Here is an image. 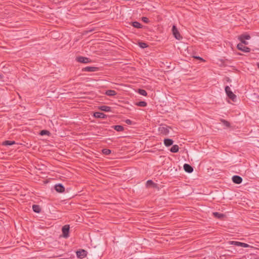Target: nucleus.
<instances>
[{
	"mask_svg": "<svg viewBox=\"0 0 259 259\" xmlns=\"http://www.w3.org/2000/svg\"><path fill=\"white\" fill-rule=\"evenodd\" d=\"M225 92L227 96L231 99L233 101H235L236 99V96L231 91L230 88L229 86L225 87Z\"/></svg>",
	"mask_w": 259,
	"mask_h": 259,
	"instance_id": "obj_1",
	"label": "nucleus"
},
{
	"mask_svg": "<svg viewBox=\"0 0 259 259\" xmlns=\"http://www.w3.org/2000/svg\"><path fill=\"white\" fill-rule=\"evenodd\" d=\"M172 32L174 37L178 40H180L182 38V36L179 33L178 29L175 25H173L172 28Z\"/></svg>",
	"mask_w": 259,
	"mask_h": 259,
	"instance_id": "obj_2",
	"label": "nucleus"
},
{
	"mask_svg": "<svg viewBox=\"0 0 259 259\" xmlns=\"http://www.w3.org/2000/svg\"><path fill=\"white\" fill-rule=\"evenodd\" d=\"M69 225H66L64 226L62 228V235L64 238H68L69 234Z\"/></svg>",
	"mask_w": 259,
	"mask_h": 259,
	"instance_id": "obj_3",
	"label": "nucleus"
},
{
	"mask_svg": "<svg viewBox=\"0 0 259 259\" xmlns=\"http://www.w3.org/2000/svg\"><path fill=\"white\" fill-rule=\"evenodd\" d=\"M99 70V68L97 67L88 66L82 68V71L85 72H96Z\"/></svg>",
	"mask_w": 259,
	"mask_h": 259,
	"instance_id": "obj_4",
	"label": "nucleus"
},
{
	"mask_svg": "<svg viewBox=\"0 0 259 259\" xmlns=\"http://www.w3.org/2000/svg\"><path fill=\"white\" fill-rule=\"evenodd\" d=\"M237 48L238 50L246 53L249 52L250 51V48L245 47L242 44H238L237 45Z\"/></svg>",
	"mask_w": 259,
	"mask_h": 259,
	"instance_id": "obj_5",
	"label": "nucleus"
},
{
	"mask_svg": "<svg viewBox=\"0 0 259 259\" xmlns=\"http://www.w3.org/2000/svg\"><path fill=\"white\" fill-rule=\"evenodd\" d=\"M169 128L168 126H160L159 127V132L164 135H167L169 133Z\"/></svg>",
	"mask_w": 259,
	"mask_h": 259,
	"instance_id": "obj_6",
	"label": "nucleus"
},
{
	"mask_svg": "<svg viewBox=\"0 0 259 259\" xmlns=\"http://www.w3.org/2000/svg\"><path fill=\"white\" fill-rule=\"evenodd\" d=\"M55 189L57 192L60 193L63 192L65 191V188L61 184L56 185L55 186Z\"/></svg>",
	"mask_w": 259,
	"mask_h": 259,
	"instance_id": "obj_7",
	"label": "nucleus"
},
{
	"mask_svg": "<svg viewBox=\"0 0 259 259\" xmlns=\"http://www.w3.org/2000/svg\"><path fill=\"white\" fill-rule=\"evenodd\" d=\"M232 181L235 184H240L242 182V179L239 176H234L232 177Z\"/></svg>",
	"mask_w": 259,
	"mask_h": 259,
	"instance_id": "obj_8",
	"label": "nucleus"
},
{
	"mask_svg": "<svg viewBox=\"0 0 259 259\" xmlns=\"http://www.w3.org/2000/svg\"><path fill=\"white\" fill-rule=\"evenodd\" d=\"M94 116L98 118H105L107 115L102 112H96L94 113Z\"/></svg>",
	"mask_w": 259,
	"mask_h": 259,
	"instance_id": "obj_9",
	"label": "nucleus"
},
{
	"mask_svg": "<svg viewBox=\"0 0 259 259\" xmlns=\"http://www.w3.org/2000/svg\"><path fill=\"white\" fill-rule=\"evenodd\" d=\"M183 167L185 171L188 173H191L193 171V168L189 164H184Z\"/></svg>",
	"mask_w": 259,
	"mask_h": 259,
	"instance_id": "obj_10",
	"label": "nucleus"
},
{
	"mask_svg": "<svg viewBox=\"0 0 259 259\" xmlns=\"http://www.w3.org/2000/svg\"><path fill=\"white\" fill-rule=\"evenodd\" d=\"M99 109L101 111H105V112H110L111 111V108L109 106L103 105L99 107Z\"/></svg>",
	"mask_w": 259,
	"mask_h": 259,
	"instance_id": "obj_11",
	"label": "nucleus"
},
{
	"mask_svg": "<svg viewBox=\"0 0 259 259\" xmlns=\"http://www.w3.org/2000/svg\"><path fill=\"white\" fill-rule=\"evenodd\" d=\"M174 141L170 139H165L164 140V144L165 146L169 147L172 145Z\"/></svg>",
	"mask_w": 259,
	"mask_h": 259,
	"instance_id": "obj_12",
	"label": "nucleus"
},
{
	"mask_svg": "<svg viewBox=\"0 0 259 259\" xmlns=\"http://www.w3.org/2000/svg\"><path fill=\"white\" fill-rule=\"evenodd\" d=\"M105 94L108 96H114L117 94L114 90H108L106 91Z\"/></svg>",
	"mask_w": 259,
	"mask_h": 259,
	"instance_id": "obj_13",
	"label": "nucleus"
},
{
	"mask_svg": "<svg viewBox=\"0 0 259 259\" xmlns=\"http://www.w3.org/2000/svg\"><path fill=\"white\" fill-rule=\"evenodd\" d=\"M33 210L36 213H39L41 211V208L38 205L34 204L32 205Z\"/></svg>",
	"mask_w": 259,
	"mask_h": 259,
	"instance_id": "obj_14",
	"label": "nucleus"
},
{
	"mask_svg": "<svg viewBox=\"0 0 259 259\" xmlns=\"http://www.w3.org/2000/svg\"><path fill=\"white\" fill-rule=\"evenodd\" d=\"M112 127L117 132H121L124 130V127L120 125H113Z\"/></svg>",
	"mask_w": 259,
	"mask_h": 259,
	"instance_id": "obj_15",
	"label": "nucleus"
},
{
	"mask_svg": "<svg viewBox=\"0 0 259 259\" xmlns=\"http://www.w3.org/2000/svg\"><path fill=\"white\" fill-rule=\"evenodd\" d=\"M179 147L177 145H173L170 149V151L172 153H176L179 151Z\"/></svg>",
	"mask_w": 259,
	"mask_h": 259,
	"instance_id": "obj_16",
	"label": "nucleus"
},
{
	"mask_svg": "<svg viewBox=\"0 0 259 259\" xmlns=\"http://www.w3.org/2000/svg\"><path fill=\"white\" fill-rule=\"evenodd\" d=\"M15 144V141H5L3 142V145L5 146H11Z\"/></svg>",
	"mask_w": 259,
	"mask_h": 259,
	"instance_id": "obj_17",
	"label": "nucleus"
},
{
	"mask_svg": "<svg viewBox=\"0 0 259 259\" xmlns=\"http://www.w3.org/2000/svg\"><path fill=\"white\" fill-rule=\"evenodd\" d=\"M132 25H133V26H134V27L137 28H142V26L141 24L137 21L133 22Z\"/></svg>",
	"mask_w": 259,
	"mask_h": 259,
	"instance_id": "obj_18",
	"label": "nucleus"
},
{
	"mask_svg": "<svg viewBox=\"0 0 259 259\" xmlns=\"http://www.w3.org/2000/svg\"><path fill=\"white\" fill-rule=\"evenodd\" d=\"M136 105L140 107H146L147 105L145 101H140L136 103Z\"/></svg>",
	"mask_w": 259,
	"mask_h": 259,
	"instance_id": "obj_19",
	"label": "nucleus"
},
{
	"mask_svg": "<svg viewBox=\"0 0 259 259\" xmlns=\"http://www.w3.org/2000/svg\"><path fill=\"white\" fill-rule=\"evenodd\" d=\"M213 215L217 218L221 219L224 217V215L218 212H213Z\"/></svg>",
	"mask_w": 259,
	"mask_h": 259,
	"instance_id": "obj_20",
	"label": "nucleus"
},
{
	"mask_svg": "<svg viewBox=\"0 0 259 259\" xmlns=\"http://www.w3.org/2000/svg\"><path fill=\"white\" fill-rule=\"evenodd\" d=\"M221 121L223 123V124L226 126V127H230V123H229V122H228V121L225 120V119H221Z\"/></svg>",
	"mask_w": 259,
	"mask_h": 259,
	"instance_id": "obj_21",
	"label": "nucleus"
},
{
	"mask_svg": "<svg viewBox=\"0 0 259 259\" xmlns=\"http://www.w3.org/2000/svg\"><path fill=\"white\" fill-rule=\"evenodd\" d=\"M230 244L234 245L237 246H241V242L235 241H232L230 242Z\"/></svg>",
	"mask_w": 259,
	"mask_h": 259,
	"instance_id": "obj_22",
	"label": "nucleus"
},
{
	"mask_svg": "<svg viewBox=\"0 0 259 259\" xmlns=\"http://www.w3.org/2000/svg\"><path fill=\"white\" fill-rule=\"evenodd\" d=\"M91 62V60L87 57H82V63H88Z\"/></svg>",
	"mask_w": 259,
	"mask_h": 259,
	"instance_id": "obj_23",
	"label": "nucleus"
},
{
	"mask_svg": "<svg viewBox=\"0 0 259 259\" xmlns=\"http://www.w3.org/2000/svg\"><path fill=\"white\" fill-rule=\"evenodd\" d=\"M138 93L140 95H141L142 96H146L147 95V92L145 90H143V89H139Z\"/></svg>",
	"mask_w": 259,
	"mask_h": 259,
	"instance_id": "obj_24",
	"label": "nucleus"
},
{
	"mask_svg": "<svg viewBox=\"0 0 259 259\" xmlns=\"http://www.w3.org/2000/svg\"><path fill=\"white\" fill-rule=\"evenodd\" d=\"M250 36L249 35H241L239 36V39H250Z\"/></svg>",
	"mask_w": 259,
	"mask_h": 259,
	"instance_id": "obj_25",
	"label": "nucleus"
},
{
	"mask_svg": "<svg viewBox=\"0 0 259 259\" xmlns=\"http://www.w3.org/2000/svg\"><path fill=\"white\" fill-rule=\"evenodd\" d=\"M138 45L140 48H143V49L146 48L148 47V45H147V44H146L145 42H139Z\"/></svg>",
	"mask_w": 259,
	"mask_h": 259,
	"instance_id": "obj_26",
	"label": "nucleus"
},
{
	"mask_svg": "<svg viewBox=\"0 0 259 259\" xmlns=\"http://www.w3.org/2000/svg\"><path fill=\"white\" fill-rule=\"evenodd\" d=\"M50 134V133L49 132V131H48L47 130H42L40 132V135L41 136L49 135Z\"/></svg>",
	"mask_w": 259,
	"mask_h": 259,
	"instance_id": "obj_27",
	"label": "nucleus"
},
{
	"mask_svg": "<svg viewBox=\"0 0 259 259\" xmlns=\"http://www.w3.org/2000/svg\"><path fill=\"white\" fill-rule=\"evenodd\" d=\"M102 152L105 155H109L111 153V151L108 149H103L102 150Z\"/></svg>",
	"mask_w": 259,
	"mask_h": 259,
	"instance_id": "obj_28",
	"label": "nucleus"
},
{
	"mask_svg": "<svg viewBox=\"0 0 259 259\" xmlns=\"http://www.w3.org/2000/svg\"><path fill=\"white\" fill-rule=\"evenodd\" d=\"M94 0H89V1H88L87 4H83L82 3V5H90V6H92V4L94 3Z\"/></svg>",
	"mask_w": 259,
	"mask_h": 259,
	"instance_id": "obj_29",
	"label": "nucleus"
},
{
	"mask_svg": "<svg viewBox=\"0 0 259 259\" xmlns=\"http://www.w3.org/2000/svg\"><path fill=\"white\" fill-rule=\"evenodd\" d=\"M88 252L86 250L82 249V258L85 257L87 256Z\"/></svg>",
	"mask_w": 259,
	"mask_h": 259,
	"instance_id": "obj_30",
	"label": "nucleus"
},
{
	"mask_svg": "<svg viewBox=\"0 0 259 259\" xmlns=\"http://www.w3.org/2000/svg\"><path fill=\"white\" fill-rule=\"evenodd\" d=\"M142 20L144 22L146 23H148L149 22V19L147 17H142Z\"/></svg>",
	"mask_w": 259,
	"mask_h": 259,
	"instance_id": "obj_31",
	"label": "nucleus"
},
{
	"mask_svg": "<svg viewBox=\"0 0 259 259\" xmlns=\"http://www.w3.org/2000/svg\"><path fill=\"white\" fill-rule=\"evenodd\" d=\"M250 246L247 243L241 242V247L246 248Z\"/></svg>",
	"mask_w": 259,
	"mask_h": 259,
	"instance_id": "obj_32",
	"label": "nucleus"
},
{
	"mask_svg": "<svg viewBox=\"0 0 259 259\" xmlns=\"http://www.w3.org/2000/svg\"><path fill=\"white\" fill-rule=\"evenodd\" d=\"M76 255L78 258H81V250H78L76 252Z\"/></svg>",
	"mask_w": 259,
	"mask_h": 259,
	"instance_id": "obj_33",
	"label": "nucleus"
},
{
	"mask_svg": "<svg viewBox=\"0 0 259 259\" xmlns=\"http://www.w3.org/2000/svg\"><path fill=\"white\" fill-rule=\"evenodd\" d=\"M146 184L147 186H150L154 185V184L152 180H148L147 181Z\"/></svg>",
	"mask_w": 259,
	"mask_h": 259,
	"instance_id": "obj_34",
	"label": "nucleus"
},
{
	"mask_svg": "<svg viewBox=\"0 0 259 259\" xmlns=\"http://www.w3.org/2000/svg\"><path fill=\"white\" fill-rule=\"evenodd\" d=\"M92 31V29H90V30H83V31H82V33H81V34L82 35H84V34H87L89 32H91Z\"/></svg>",
	"mask_w": 259,
	"mask_h": 259,
	"instance_id": "obj_35",
	"label": "nucleus"
},
{
	"mask_svg": "<svg viewBox=\"0 0 259 259\" xmlns=\"http://www.w3.org/2000/svg\"><path fill=\"white\" fill-rule=\"evenodd\" d=\"M194 58H196V59L199 60L202 62L205 61V60L202 58L199 57V56H194Z\"/></svg>",
	"mask_w": 259,
	"mask_h": 259,
	"instance_id": "obj_36",
	"label": "nucleus"
},
{
	"mask_svg": "<svg viewBox=\"0 0 259 259\" xmlns=\"http://www.w3.org/2000/svg\"><path fill=\"white\" fill-rule=\"evenodd\" d=\"M125 123H126V124H132V121L130 119H126V120H125Z\"/></svg>",
	"mask_w": 259,
	"mask_h": 259,
	"instance_id": "obj_37",
	"label": "nucleus"
},
{
	"mask_svg": "<svg viewBox=\"0 0 259 259\" xmlns=\"http://www.w3.org/2000/svg\"><path fill=\"white\" fill-rule=\"evenodd\" d=\"M76 60L77 62L81 63V56L77 57Z\"/></svg>",
	"mask_w": 259,
	"mask_h": 259,
	"instance_id": "obj_38",
	"label": "nucleus"
},
{
	"mask_svg": "<svg viewBox=\"0 0 259 259\" xmlns=\"http://www.w3.org/2000/svg\"><path fill=\"white\" fill-rule=\"evenodd\" d=\"M239 40L241 41V44H242L243 45V44H245V45H246L247 43L245 41V40L244 39H239Z\"/></svg>",
	"mask_w": 259,
	"mask_h": 259,
	"instance_id": "obj_39",
	"label": "nucleus"
},
{
	"mask_svg": "<svg viewBox=\"0 0 259 259\" xmlns=\"http://www.w3.org/2000/svg\"><path fill=\"white\" fill-rule=\"evenodd\" d=\"M89 9V8L88 7H85L84 9Z\"/></svg>",
	"mask_w": 259,
	"mask_h": 259,
	"instance_id": "obj_40",
	"label": "nucleus"
},
{
	"mask_svg": "<svg viewBox=\"0 0 259 259\" xmlns=\"http://www.w3.org/2000/svg\"><path fill=\"white\" fill-rule=\"evenodd\" d=\"M257 66L259 67V63L257 64Z\"/></svg>",
	"mask_w": 259,
	"mask_h": 259,
	"instance_id": "obj_41",
	"label": "nucleus"
},
{
	"mask_svg": "<svg viewBox=\"0 0 259 259\" xmlns=\"http://www.w3.org/2000/svg\"><path fill=\"white\" fill-rule=\"evenodd\" d=\"M81 209H84L85 210V208H83L82 207L81 208Z\"/></svg>",
	"mask_w": 259,
	"mask_h": 259,
	"instance_id": "obj_42",
	"label": "nucleus"
}]
</instances>
